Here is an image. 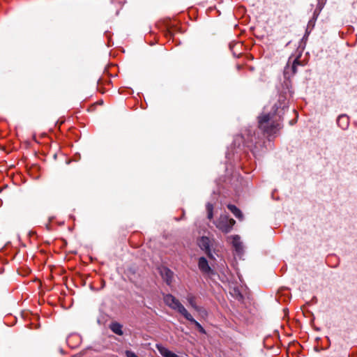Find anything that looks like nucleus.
Here are the masks:
<instances>
[{"instance_id":"f257e3e1","label":"nucleus","mask_w":357,"mask_h":357,"mask_svg":"<svg viewBox=\"0 0 357 357\" xmlns=\"http://www.w3.org/2000/svg\"><path fill=\"white\" fill-rule=\"evenodd\" d=\"M280 97L279 99L280 106L275 105L273 107V112L262 114L259 116V128L264 132L268 135L276 133L281 128L280 123L278 121L280 119L282 112L287 107V103L284 99Z\"/></svg>"},{"instance_id":"f03ea898","label":"nucleus","mask_w":357,"mask_h":357,"mask_svg":"<svg viewBox=\"0 0 357 357\" xmlns=\"http://www.w3.org/2000/svg\"><path fill=\"white\" fill-rule=\"evenodd\" d=\"M165 303L172 310H176L184 317H189L190 313L181 302L172 294H166L163 298Z\"/></svg>"},{"instance_id":"7ed1b4c3","label":"nucleus","mask_w":357,"mask_h":357,"mask_svg":"<svg viewBox=\"0 0 357 357\" xmlns=\"http://www.w3.org/2000/svg\"><path fill=\"white\" fill-rule=\"evenodd\" d=\"M234 219L229 218L226 214H222L214 222L215 227L224 233H229L235 224Z\"/></svg>"},{"instance_id":"20e7f679","label":"nucleus","mask_w":357,"mask_h":357,"mask_svg":"<svg viewBox=\"0 0 357 357\" xmlns=\"http://www.w3.org/2000/svg\"><path fill=\"white\" fill-rule=\"evenodd\" d=\"M213 243L214 239L210 238L208 236H202L197 240L199 247L204 250L211 259H214L211 252V247L213 246Z\"/></svg>"},{"instance_id":"39448f33","label":"nucleus","mask_w":357,"mask_h":357,"mask_svg":"<svg viewBox=\"0 0 357 357\" xmlns=\"http://www.w3.org/2000/svg\"><path fill=\"white\" fill-rule=\"evenodd\" d=\"M198 267L199 270L204 273L210 274L212 273V270L208 265V261L204 257H202L199 259Z\"/></svg>"},{"instance_id":"423d86ee","label":"nucleus","mask_w":357,"mask_h":357,"mask_svg":"<svg viewBox=\"0 0 357 357\" xmlns=\"http://www.w3.org/2000/svg\"><path fill=\"white\" fill-rule=\"evenodd\" d=\"M186 300L188 302L189 305L195 309L196 311L199 312V313H205V310L202 307L198 306L196 304L195 302V296L192 295V294H188L186 296Z\"/></svg>"},{"instance_id":"0eeeda50","label":"nucleus","mask_w":357,"mask_h":357,"mask_svg":"<svg viewBox=\"0 0 357 357\" xmlns=\"http://www.w3.org/2000/svg\"><path fill=\"white\" fill-rule=\"evenodd\" d=\"M156 348L162 357H179L162 344H156Z\"/></svg>"},{"instance_id":"6e6552de","label":"nucleus","mask_w":357,"mask_h":357,"mask_svg":"<svg viewBox=\"0 0 357 357\" xmlns=\"http://www.w3.org/2000/svg\"><path fill=\"white\" fill-rule=\"evenodd\" d=\"M229 238L231 239V243L235 250L238 254H241L243 251V245L240 240V237L238 235L232 236Z\"/></svg>"},{"instance_id":"1a4fd4ad","label":"nucleus","mask_w":357,"mask_h":357,"mask_svg":"<svg viewBox=\"0 0 357 357\" xmlns=\"http://www.w3.org/2000/svg\"><path fill=\"white\" fill-rule=\"evenodd\" d=\"M160 275L167 284H170L173 280V273L167 268L160 270Z\"/></svg>"},{"instance_id":"9d476101","label":"nucleus","mask_w":357,"mask_h":357,"mask_svg":"<svg viewBox=\"0 0 357 357\" xmlns=\"http://www.w3.org/2000/svg\"><path fill=\"white\" fill-rule=\"evenodd\" d=\"M337 124L342 129H347L349 126V119L346 115H340L337 119Z\"/></svg>"},{"instance_id":"9b49d317","label":"nucleus","mask_w":357,"mask_h":357,"mask_svg":"<svg viewBox=\"0 0 357 357\" xmlns=\"http://www.w3.org/2000/svg\"><path fill=\"white\" fill-rule=\"evenodd\" d=\"M110 329L112 331V332L119 335H122L123 333L122 331V326L116 322L111 324Z\"/></svg>"},{"instance_id":"f8f14e48","label":"nucleus","mask_w":357,"mask_h":357,"mask_svg":"<svg viewBox=\"0 0 357 357\" xmlns=\"http://www.w3.org/2000/svg\"><path fill=\"white\" fill-rule=\"evenodd\" d=\"M187 320H188L189 321H190L191 323L194 324L197 328L199 330V331L203 334H205L206 333V331L205 329L202 326V325L197 322L193 317L190 314V316L188 317H185Z\"/></svg>"},{"instance_id":"ddd939ff","label":"nucleus","mask_w":357,"mask_h":357,"mask_svg":"<svg viewBox=\"0 0 357 357\" xmlns=\"http://www.w3.org/2000/svg\"><path fill=\"white\" fill-rule=\"evenodd\" d=\"M229 211L238 219L242 218V213L241 211L234 205L229 204L227 206Z\"/></svg>"},{"instance_id":"4468645a","label":"nucleus","mask_w":357,"mask_h":357,"mask_svg":"<svg viewBox=\"0 0 357 357\" xmlns=\"http://www.w3.org/2000/svg\"><path fill=\"white\" fill-rule=\"evenodd\" d=\"M207 216L209 220L213 218V205L208 203L206 205Z\"/></svg>"},{"instance_id":"2eb2a0df","label":"nucleus","mask_w":357,"mask_h":357,"mask_svg":"<svg viewBox=\"0 0 357 357\" xmlns=\"http://www.w3.org/2000/svg\"><path fill=\"white\" fill-rule=\"evenodd\" d=\"M300 65V62L298 61V59H295L293 61V63L291 65V70L292 73L295 74L296 73V67Z\"/></svg>"},{"instance_id":"dca6fc26","label":"nucleus","mask_w":357,"mask_h":357,"mask_svg":"<svg viewBox=\"0 0 357 357\" xmlns=\"http://www.w3.org/2000/svg\"><path fill=\"white\" fill-rule=\"evenodd\" d=\"M126 357H138L135 352L132 351H126Z\"/></svg>"},{"instance_id":"f3484780","label":"nucleus","mask_w":357,"mask_h":357,"mask_svg":"<svg viewBox=\"0 0 357 357\" xmlns=\"http://www.w3.org/2000/svg\"><path fill=\"white\" fill-rule=\"evenodd\" d=\"M287 70H288V66H287V67L285 68V70H284V73H285V74H287Z\"/></svg>"},{"instance_id":"a211bd4d","label":"nucleus","mask_w":357,"mask_h":357,"mask_svg":"<svg viewBox=\"0 0 357 357\" xmlns=\"http://www.w3.org/2000/svg\"><path fill=\"white\" fill-rule=\"evenodd\" d=\"M238 296H239L240 298L242 297L241 294H238Z\"/></svg>"}]
</instances>
